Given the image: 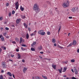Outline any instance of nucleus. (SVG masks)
<instances>
[{"mask_svg":"<svg viewBox=\"0 0 79 79\" xmlns=\"http://www.w3.org/2000/svg\"><path fill=\"white\" fill-rule=\"evenodd\" d=\"M54 46H55V47H56V44L55 43V44H54Z\"/></svg>","mask_w":79,"mask_h":79,"instance_id":"obj_55","label":"nucleus"},{"mask_svg":"<svg viewBox=\"0 0 79 79\" xmlns=\"http://www.w3.org/2000/svg\"><path fill=\"white\" fill-rule=\"evenodd\" d=\"M20 21H21V19H18L16 21V22L17 24L19 23Z\"/></svg>","mask_w":79,"mask_h":79,"instance_id":"obj_9","label":"nucleus"},{"mask_svg":"<svg viewBox=\"0 0 79 79\" xmlns=\"http://www.w3.org/2000/svg\"><path fill=\"white\" fill-rule=\"evenodd\" d=\"M16 52H19V49L17 48L16 49Z\"/></svg>","mask_w":79,"mask_h":79,"instance_id":"obj_46","label":"nucleus"},{"mask_svg":"<svg viewBox=\"0 0 79 79\" xmlns=\"http://www.w3.org/2000/svg\"><path fill=\"white\" fill-rule=\"evenodd\" d=\"M42 76L43 77V78H44V79H47V77H46V76H45L44 75H42Z\"/></svg>","mask_w":79,"mask_h":79,"instance_id":"obj_28","label":"nucleus"},{"mask_svg":"<svg viewBox=\"0 0 79 79\" xmlns=\"http://www.w3.org/2000/svg\"><path fill=\"white\" fill-rule=\"evenodd\" d=\"M74 71L75 73V74H77V73H78V71H77V69H75Z\"/></svg>","mask_w":79,"mask_h":79,"instance_id":"obj_19","label":"nucleus"},{"mask_svg":"<svg viewBox=\"0 0 79 79\" xmlns=\"http://www.w3.org/2000/svg\"><path fill=\"white\" fill-rule=\"evenodd\" d=\"M24 61H25V60H22V62H23V63H24V62H25Z\"/></svg>","mask_w":79,"mask_h":79,"instance_id":"obj_54","label":"nucleus"},{"mask_svg":"<svg viewBox=\"0 0 79 79\" xmlns=\"http://www.w3.org/2000/svg\"><path fill=\"white\" fill-rule=\"evenodd\" d=\"M0 79H3V76L2 75L0 76Z\"/></svg>","mask_w":79,"mask_h":79,"instance_id":"obj_32","label":"nucleus"},{"mask_svg":"<svg viewBox=\"0 0 79 79\" xmlns=\"http://www.w3.org/2000/svg\"><path fill=\"white\" fill-rule=\"evenodd\" d=\"M47 33L48 35H50V31H48Z\"/></svg>","mask_w":79,"mask_h":79,"instance_id":"obj_34","label":"nucleus"},{"mask_svg":"<svg viewBox=\"0 0 79 79\" xmlns=\"http://www.w3.org/2000/svg\"><path fill=\"white\" fill-rule=\"evenodd\" d=\"M15 8L16 10H18L19 7V4L18 3V2H17L15 3Z\"/></svg>","mask_w":79,"mask_h":79,"instance_id":"obj_6","label":"nucleus"},{"mask_svg":"<svg viewBox=\"0 0 79 79\" xmlns=\"http://www.w3.org/2000/svg\"><path fill=\"white\" fill-rule=\"evenodd\" d=\"M5 29H6V31H8V30H9V28H8L7 27H6L5 28Z\"/></svg>","mask_w":79,"mask_h":79,"instance_id":"obj_39","label":"nucleus"},{"mask_svg":"<svg viewBox=\"0 0 79 79\" xmlns=\"http://www.w3.org/2000/svg\"><path fill=\"white\" fill-rule=\"evenodd\" d=\"M39 57L40 58H41V59H42V56H40Z\"/></svg>","mask_w":79,"mask_h":79,"instance_id":"obj_58","label":"nucleus"},{"mask_svg":"<svg viewBox=\"0 0 79 79\" xmlns=\"http://www.w3.org/2000/svg\"><path fill=\"white\" fill-rule=\"evenodd\" d=\"M31 51H34L35 50V49H34V48H31Z\"/></svg>","mask_w":79,"mask_h":79,"instance_id":"obj_31","label":"nucleus"},{"mask_svg":"<svg viewBox=\"0 0 79 79\" xmlns=\"http://www.w3.org/2000/svg\"><path fill=\"white\" fill-rule=\"evenodd\" d=\"M69 19H72V18H73V17H69Z\"/></svg>","mask_w":79,"mask_h":79,"instance_id":"obj_48","label":"nucleus"},{"mask_svg":"<svg viewBox=\"0 0 79 79\" xmlns=\"http://www.w3.org/2000/svg\"><path fill=\"white\" fill-rule=\"evenodd\" d=\"M3 19V17H0V20H2Z\"/></svg>","mask_w":79,"mask_h":79,"instance_id":"obj_43","label":"nucleus"},{"mask_svg":"<svg viewBox=\"0 0 79 79\" xmlns=\"http://www.w3.org/2000/svg\"><path fill=\"white\" fill-rule=\"evenodd\" d=\"M14 55H11V57H14Z\"/></svg>","mask_w":79,"mask_h":79,"instance_id":"obj_59","label":"nucleus"},{"mask_svg":"<svg viewBox=\"0 0 79 79\" xmlns=\"http://www.w3.org/2000/svg\"><path fill=\"white\" fill-rule=\"evenodd\" d=\"M61 29V27H60L59 29V30H58V32L60 31V29Z\"/></svg>","mask_w":79,"mask_h":79,"instance_id":"obj_47","label":"nucleus"},{"mask_svg":"<svg viewBox=\"0 0 79 79\" xmlns=\"http://www.w3.org/2000/svg\"><path fill=\"white\" fill-rule=\"evenodd\" d=\"M52 66L53 68V69H56V65H54L53 64H52Z\"/></svg>","mask_w":79,"mask_h":79,"instance_id":"obj_13","label":"nucleus"},{"mask_svg":"<svg viewBox=\"0 0 79 79\" xmlns=\"http://www.w3.org/2000/svg\"><path fill=\"white\" fill-rule=\"evenodd\" d=\"M73 45V43H70L68 46H67V47H71Z\"/></svg>","mask_w":79,"mask_h":79,"instance_id":"obj_18","label":"nucleus"},{"mask_svg":"<svg viewBox=\"0 0 79 79\" xmlns=\"http://www.w3.org/2000/svg\"><path fill=\"white\" fill-rule=\"evenodd\" d=\"M69 1H67L65 2L63 4L62 6L64 8H66L68 6H69Z\"/></svg>","mask_w":79,"mask_h":79,"instance_id":"obj_2","label":"nucleus"},{"mask_svg":"<svg viewBox=\"0 0 79 79\" xmlns=\"http://www.w3.org/2000/svg\"><path fill=\"white\" fill-rule=\"evenodd\" d=\"M11 13H9V16H11Z\"/></svg>","mask_w":79,"mask_h":79,"instance_id":"obj_45","label":"nucleus"},{"mask_svg":"<svg viewBox=\"0 0 79 79\" xmlns=\"http://www.w3.org/2000/svg\"><path fill=\"white\" fill-rule=\"evenodd\" d=\"M2 67L3 68H5L6 67V65L5 62H3L2 63Z\"/></svg>","mask_w":79,"mask_h":79,"instance_id":"obj_5","label":"nucleus"},{"mask_svg":"<svg viewBox=\"0 0 79 79\" xmlns=\"http://www.w3.org/2000/svg\"><path fill=\"white\" fill-rule=\"evenodd\" d=\"M17 56H18V59H21V55H20L19 54H18Z\"/></svg>","mask_w":79,"mask_h":79,"instance_id":"obj_11","label":"nucleus"},{"mask_svg":"<svg viewBox=\"0 0 79 79\" xmlns=\"http://www.w3.org/2000/svg\"><path fill=\"white\" fill-rule=\"evenodd\" d=\"M28 31H31V28H28Z\"/></svg>","mask_w":79,"mask_h":79,"instance_id":"obj_49","label":"nucleus"},{"mask_svg":"<svg viewBox=\"0 0 79 79\" xmlns=\"http://www.w3.org/2000/svg\"><path fill=\"white\" fill-rule=\"evenodd\" d=\"M33 10L35 11L36 13H38L40 12V10L39 6H38V5L37 4H34L33 6Z\"/></svg>","mask_w":79,"mask_h":79,"instance_id":"obj_1","label":"nucleus"},{"mask_svg":"<svg viewBox=\"0 0 79 79\" xmlns=\"http://www.w3.org/2000/svg\"><path fill=\"white\" fill-rule=\"evenodd\" d=\"M71 71H72V72H73V73H74V71L73 70V69H71Z\"/></svg>","mask_w":79,"mask_h":79,"instance_id":"obj_57","label":"nucleus"},{"mask_svg":"<svg viewBox=\"0 0 79 79\" xmlns=\"http://www.w3.org/2000/svg\"><path fill=\"white\" fill-rule=\"evenodd\" d=\"M12 43L13 44H16V42H15V41H13L12 42Z\"/></svg>","mask_w":79,"mask_h":79,"instance_id":"obj_44","label":"nucleus"},{"mask_svg":"<svg viewBox=\"0 0 79 79\" xmlns=\"http://www.w3.org/2000/svg\"><path fill=\"white\" fill-rule=\"evenodd\" d=\"M9 79H13V78L11 77H9Z\"/></svg>","mask_w":79,"mask_h":79,"instance_id":"obj_64","label":"nucleus"},{"mask_svg":"<svg viewBox=\"0 0 79 79\" xmlns=\"http://www.w3.org/2000/svg\"><path fill=\"white\" fill-rule=\"evenodd\" d=\"M1 52H2V49L0 48V53H1Z\"/></svg>","mask_w":79,"mask_h":79,"instance_id":"obj_60","label":"nucleus"},{"mask_svg":"<svg viewBox=\"0 0 79 79\" xmlns=\"http://www.w3.org/2000/svg\"><path fill=\"white\" fill-rule=\"evenodd\" d=\"M38 33L39 34H41V35H44L45 34V32H44V30H43L39 31L38 32Z\"/></svg>","mask_w":79,"mask_h":79,"instance_id":"obj_4","label":"nucleus"},{"mask_svg":"<svg viewBox=\"0 0 79 79\" xmlns=\"http://www.w3.org/2000/svg\"><path fill=\"white\" fill-rule=\"evenodd\" d=\"M58 46L59 48H63V47L60 46L59 45H58Z\"/></svg>","mask_w":79,"mask_h":79,"instance_id":"obj_30","label":"nucleus"},{"mask_svg":"<svg viewBox=\"0 0 79 79\" xmlns=\"http://www.w3.org/2000/svg\"><path fill=\"white\" fill-rule=\"evenodd\" d=\"M3 35L5 37H6V33H3Z\"/></svg>","mask_w":79,"mask_h":79,"instance_id":"obj_38","label":"nucleus"},{"mask_svg":"<svg viewBox=\"0 0 79 79\" xmlns=\"http://www.w3.org/2000/svg\"><path fill=\"white\" fill-rule=\"evenodd\" d=\"M15 41H17V42H19V39H18V38H15Z\"/></svg>","mask_w":79,"mask_h":79,"instance_id":"obj_20","label":"nucleus"},{"mask_svg":"<svg viewBox=\"0 0 79 79\" xmlns=\"http://www.w3.org/2000/svg\"><path fill=\"white\" fill-rule=\"evenodd\" d=\"M12 76L13 77H14V78L15 79V75H14V74H12Z\"/></svg>","mask_w":79,"mask_h":79,"instance_id":"obj_51","label":"nucleus"},{"mask_svg":"<svg viewBox=\"0 0 79 79\" xmlns=\"http://www.w3.org/2000/svg\"><path fill=\"white\" fill-rule=\"evenodd\" d=\"M71 61L72 62V63H74V62H75V60L74 59L71 60Z\"/></svg>","mask_w":79,"mask_h":79,"instance_id":"obj_26","label":"nucleus"},{"mask_svg":"<svg viewBox=\"0 0 79 79\" xmlns=\"http://www.w3.org/2000/svg\"><path fill=\"white\" fill-rule=\"evenodd\" d=\"M20 10H21L22 11H24V8L22 7V6H20Z\"/></svg>","mask_w":79,"mask_h":79,"instance_id":"obj_17","label":"nucleus"},{"mask_svg":"<svg viewBox=\"0 0 79 79\" xmlns=\"http://www.w3.org/2000/svg\"><path fill=\"white\" fill-rule=\"evenodd\" d=\"M77 53H79V49H78L77 50Z\"/></svg>","mask_w":79,"mask_h":79,"instance_id":"obj_56","label":"nucleus"},{"mask_svg":"<svg viewBox=\"0 0 79 79\" xmlns=\"http://www.w3.org/2000/svg\"><path fill=\"white\" fill-rule=\"evenodd\" d=\"M36 44V42H34L32 44H31L32 46H33L34 45H35Z\"/></svg>","mask_w":79,"mask_h":79,"instance_id":"obj_25","label":"nucleus"},{"mask_svg":"<svg viewBox=\"0 0 79 79\" xmlns=\"http://www.w3.org/2000/svg\"><path fill=\"white\" fill-rule=\"evenodd\" d=\"M4 50H6V48L5 47H4Z\"/></svg>","mask_w":79,"mask_h":79,"instance_id":"obj_62","label":"nucleus"},{"mask_svg":"<svg viewBox=\"0 0 79 79\" xmlns=\"http://www.w3.org/2000/svg\"><path fill=\"white\" fill-rule=\"evenodd\" d=\"M38 48L39 50H42V47L41 46H40L38 47Z\"/></svg>","mask_w":79,"mask_h":79,"instance_id":"obj_24","label":"nucleus"},{"mask_svg":"<svg viewBox=\"0 0 79 79\" xmlns=\"http://www.w3.org/2000/svg\"><path fill=\"white\" fill-rule=\"evenodd\" d=\"M22 42H24V40L22 37H20V44H21Z\"/></svg>","mask_w":79,"mask_h":79,"instance_id":"obj_7","label":"nucleus"},{"mask_svg":"<svg viewBox=\"0 0 79 79\" xmlns=\"http://www.w3.org/2000/svg\"><path fill=\"white\" fill-rule=\"evenodd\" d=\"M27 70V68H24L23 69V72L24 73H25Z\"/></svg>","mask_w":79,"mask_h":79,"instance_id":"obj_12","label":"nucleus"},{"mask_svg":"<svg viewBox=\"0 0 79 79\" xmlns=\"http://www.w3.org/2000/svg\"><path fill=\"white\" fill-rule=\"evenodd\" d=\"M21 50H23V51L26 50V49L24 48H23V47H21Z\"/></svg>","mask_w":79,"mask_h":79,"instance_id":"obj_23","label":"nucleus"},{"mask_svg":"<svg viewBox=\"0 0 79 79\" xmlns=\"http://www.w3.org/2000/svg\"><path fill=\"white\" fill-rule=\"evenodd\" d=\"M53 43H55V39H53L52 40Z\"/></svg>","mask_w":79,"mask_h":79,"instance_id":"obj_27","label":"nucleus"},{"mask_svg":"<svg viewBox=\"0 0 79 79\" xmlns=\"http://www.w3.org/2000/svg\"><path fill=\"white\" fill-rule=\"evenodd\" d=\"M9 6V4L8 3H7L6 4V6Z\"/></svg>","mask_w":79,"mask_h":79,"instance_id":"obj_42","label":"nucleus"},{"mask_svg":"<svg viewBox=\"0 0 79 79\" xmlns=\"http://www.w3.org/2000/svg\"><path fill=\"white\" fill-rule=\"evenodd\" d=\"M62 70H63V69L61 68L60 69H58V71H59L60 73H61L62 72Z\"/></svg>","mask_w":79,"mask_h":79,"instance_id":"obj_21","label":"nucleus"},{"mask_svg":"<svg viewBox=\"0 0 79 79\" xmlns=\"http://www.w3.org/2000/svg\"><path fill=\"white\" fill-rule=\"evenodd\" d=\"M50 15H51V16L53 15V13H52V11L50 12Z\"/></svg>","mask_w":79,"mask_h":79,"instance_id":"obj_40","label":"nucleus"},{"mask_svg":"<svg viewBox=\"0 0 79 79\" xmlns=\"http://www.w3.org/2000/svg\"><path fill=\"white\" fill-rule=\"evenodd\" d=\"M47 4H48L49 5H51V4L50 3V2L49 1H47Z\"/></svg>","mask_w":79,"mask_h":79,"instance_id":"obj_29","label":"nucleus"},{"mask_svg":"<svg viewBox=\"0 0 79 79\" xmlns=\"http://www.w3.org/2000/svg\"><path fill=\"white\" fill-rule=\"evenodd\" d=\"M36 79H40L39 77H36Z\"/></svg>","mask_w":79,"mask_h":79,"instance_id":"obj_41","label":"nucleus"},{"mask_svg":"<svg viewBox=\"0 0 79 79\" xmlns=\"http://www.w3.org/2000/svg\"><path fill=\"white\" fill-rule=\"evenodd\" d=\"M72 44L73 45H76V40H73V42L72 43Z\"/></svg>","mask_w":79,"mask_h":79,"instance_id":"obj_10","label":"nucleus"},{"mask_svg":"<svg viewBox=\"0 0 79 79\" xmlns=\"http://www.w3.org/2000/svg\"><path fill=\"white\" fill-rule=\"evenodd\" d=\"M7 74L9 75V76H10V77H11V76H12V74H11V73L10 72H8L7 73Z\"/></svg>","mask_w":79,"mask_h":79,"instance_id":"obj_14","label":"nucleus"},{"mask_svg":"<svg viewBox=\"0 0 79 79\" xmlns=\"http://www.w3.org/2000/svg\"><path fill=\"white\" fill-rule=\"evenodd\" d=\"M12 27H15V25H12Z\"/></svg>","mask_w":79,"mask_h":79,"instance_id":"obj_63","label":"nucleus"},{"mask_svg":"<svg viewBox=\"0 0 79 79\" xmlns=\"http://www.w3.org/2000/svg\"><path fill=\"white\" fill-rule=\"evenodd\" d=\"M22 47H26V44H22Z\"/></svg>","mask_w":79,"mask_h":79,"instance_id":"obj_33","label":"nucleus"},{"mask_svg":"<svg viewBox=\"0 0 79 79\" xmlns=\"http://www.w3.org/2000/svg\"><path fill=\"white\" fill-rule=\"evenodd\" d=\"M35 33H32L31 34V36H33V35H35Z\"/></svg>","mask_w":79,"mask_h":79,"instance_id":"obj_36","label":"nucleus"},{"mask_svg":"<svg viewBox=\"0 0 79 79\" xmlns=\"http://www.w3.org/2000/svg\"><path fill=\"white\" fill-rule=\"evenodd\" d=\"M29 35H28V34H27L26 35V38L27 39H29Z\"/></svg>","mask_w":79,"mask_h":79,"instance_id":"obj_22","label":"nucleus"},{"mask_svg":"<svg viewBox=\"0 0 79 79\" xmlns=\"http://www.w3.org/2000/svg\"><path fill=\"white\" fill-rule=\"evenodd\" d=\"M24 26L27 29V25L26 24V23H24L23 24Z\"/></svg>","mask_w":79,"mask_h":79,"instance_id":"obj_15","label":"nucleus"},{"mask_svg":"<svg viewBox=\"0 0 79 79\" xmlns=\"http://www.w3.org/2000/svg\"><path fill=\"white\" fill-rule=\"evenodd\" d=\"M0 38L1 39L2 41H4L5 40H4V37L3 36V35H0Z\"/></svg>","mask_w":79,"mask_h":79,"instance_id":"obj_8","label":"nucleus"},{"mask_svg":"<svg viewBox=\"0 0 79 79\" xmlns=\"http://www.w3.org/2000/svg\"><path fill=\"white\" fill-rule=\"evenodd\" d=\"M63 77H66V75H64L63 76Z\"/></svg>","mask_w":79,"mask_h":79,"instance_id":"obj_61","label":"nucleus"},{"mask_svg":"<svg viewBox=\"0 0 79 79\" xmlns=\"http://www.w3.org/2000/svg\"><path fill=\"white\" fill-rule=\"evenodd\" d=\"M40 53H41V54H43V53H44V52H40Z\"/></svg>","mask_w":79,"mask_h":79,"instance_id":"obj_52","label":"nucleus"},{"mask_svg":"<svg viewBox=\"0 0 79 79\" xmlns=\"http://www.w3.org/2000/svg\"><path fill=\"white\" fill-rule=\"evenodd\" d=\"M22 18H23V19L24 18H26V17H25V16H22Z\"/></svg>","mask_w":79,"mask_h":79,"instance_id":"obj_37","label":"nucleus"},{"mask_svg":"<svg viewBox=\"0 0 79 79\" xmlns=\"http://www.w3.org/2000/svg\"><path fill=\"white\" fill-rule=\"evenodd\" d=\"M68 63V61H66V62H64V63L65 64H67Z\"/></svg>","mask_w":79,"mask_h":79,"instance_id":"obj_50","label":"nucleus"},{"mask_svg":"<svg viewBox=\"0 0 79 79\" xmlns=\"http://www.w3.org/2000/svg\"><path fill=\"white\" fill-rule=\"evenodd\" d=\"M15 10H13L12 11V15H14V14H15Z\"/></svg>","mask_w":79,"mask_h":79,"instance_id":"obj_35","label":"nucleus"},{"mask_svg":"<svg viewBox=\"0 0 79 79\" xmlns=\"http://www.w3.org/2000/svg\"><path fill=\"white\" fill-rule=\"evenodd\" d=\"M1 73H4V71H3V70H1Z\"/></svg>","mask_w":79,"mask_h":79,"instance_id":"obj_53","label":"nucleus"},{"mask_svg":"<svg viewBox=\"0 0 79 79\" xmlns=\"http://www.w3.org/2000/svg\"><path fill=\"white\" fill-rule=\"evenodd\" d=\"M66 69H67V68H66L65 67H64V69H63V70L62 71V72H65V71H66Z\"/></svg>","mask_w":79,"mask_h":79,"instance_id":"obj_16","label":"nucleus"},{"mask_svg":"<svg viewBox=\"0 0 79 79\" xmlns=\"http://www.w3.org/2000/svg\"><path fill=\"white\" fill-rule=\"evenodd\" d=\"M72 12H73V13L77 12L78 11V8L77 7L73 8L72 9Z\"/></svg>","mask_w":79,"mask_h":79,"instance_id":"obj_3","label":"nucleus"}]
</instances>
